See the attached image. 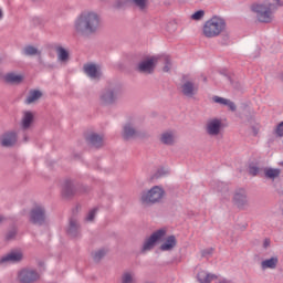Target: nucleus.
Masks as SVG:
<instances>
[{
    "label": "nucleus",
    "mask_w": 283,
    "mask_h": 283,
    "mask_svg": "<svg viewBox=\"0 0 283 283\" xmlns=\"http://www.w3.org/2000/svg\"><path fill=\"white\" fill-rule=\"evenodd\" d=\"M73 30L77 36H90L101 30V15L96 11H83L74 22Z\"/></svg>",
    "instance_id": "nucleus-1"
},
{
    "label": "nucleus",
    "mask_w": 283,
    "mask_h": 283,
    "mask_svg": "<svg viewBox=\"0 0 283 283\" xmlns=\"http://www.w3.org/2000/svg\"><path fill=\"white\" fill-rule=\"evenodd\" d=\"M282 0H263L251 6L252 12L255 14L259 23H273L275 12L282 8Z\"/></svg>",
    "instance_id": "nucleus-2"
},
{
    "label": "nucleus",
    "mask_w": 283,
    "mask_h": 283,
    "mask_svg": "<svg viewBox=\"0 0 283 283\" xmlns=\"http://www.w3.org/2000/svg\"><path fill=\"white\" fill-rule=\"evenodd\" d=\"M227 30V21L220 15H213L202 25V34L206 39H216Z\"/></svg>",
    "instance_id": "nucleus-3"
},
{
    "label": "nucleus",
    "mask_w": 283,
    "mask_h": 283,
    "mask_svg": "<svg viewBox=\"0 0 283 283\" xmlns=\"http://www.w3.org/2000/svg\"><path fill=\"white\" fill-rule=\"evenodd\" d=\"M120 87L118 86H107L99 93V103L104 106L115 105L117 103L118 98H120Z\"/></svg>",
    "instance_id": "nucleus-4"
},
{
    "label": "nucleus",
    "mask_w": 283,
    "mask_h": 283,
    "mask_svg": "<svg viewBox=\"0 0 283 283\" xmlns=\"http://www.w3.org/2000/svg\"><path fill=\"white\" fill-rule=\"evenodd\" d=\"M163 198H165V189L160 186H155L148 191L142 192L140 200L143 205H156V202H160Z\"/></svg>",
    "instance_id": "nucleus-5"
},
{
    "label": "nucleus",
    "mask_w": 283,
    "mask_h": 283,
    "mask_svg": "<svg viewBox=\"0 0 283 283\" xmlns=\"http://www.w3.org/2000/svg\"><path fill=\"white\" fill-rule=\"evenodd\" d=\"M167 237V229L161 228L155 231L148 239L144 241L142 247V253H147V251H151L154 247H156V242H163Z\"/></svg>",
    "instance_id": "nucleus-6"
},
{
    "label": "nucleus",
    "mask_w": 283,
    "mask_h": 283,
    "mask_svg": "<svg viewBox=\"0 0 283 283\" xmlns=\"http://www.w3.org/2000/svg\"><path fill=\"white\" fill-rule=\"evenodd\" d=\"M159 57L151 56L138 63L137 70L142 72V74H153L154 70H156V65H158Z\"/></svg>",
    "instance_id": "nucleus-7"
},
{
    "label": "nucleus",
    "mask_w": 283,
    "mask_h": 283,
    "mask_svg": "<svg viewBox=\"0 0 283 283\" xmlns=\"http://www.w3.org/2000/svg\"><path fill=\"white\" fill-rule=\"evenodd\" d=\"M206 133L208 136H220L222 132V119L220 118H210L206 123Z\"/></svg>",
    "instance_id": "nucleus-8"
},
{
    "label": "nucleus",
    "mask_w": 283,
    "mask_h": 283,
    "mask_svg": "<svg viewBox=\"0 0 283 283\" xmlns=\"http://www.w3.org/2000/svg\"><path fill=\"white\" fill-rule=\"evenodd\" d=\"M232 202L238 207V209H244L249 205V196L247 195V190L243 188H239L234 191L232 197Z\"/></svg>",
    "instance_id": "nucleus-9"
},
{
    "label": "nucleus",
    "mask_w": 283,
    "mask_h": 283,
    "mask_svg": "<svg viewBox=\"0 0 283 283\" xmlns=\"http://www.w3.org/2000/svg\"><path fill=\"white\" fill-rule=\"evenodd\" d=\"M39 272L33 269H23L18 273V280L21 283H32L39 280Z\"/></svg>",
    "instance_id": "nucleus-10"
},
{
    "label": "nucleus",
    "mask_w": 283,
    "mask_h": 283,
    "mask_svg": "<svg viewBox=\"0 0 283 283\" xmlns=\"http://www.w3.org/2000/svg\"><path fill=\"white\" fill-rule=\"evenodd\" d=\"M35 114L32 111H24L20 120V128L22 132H30L34 125Z\"/></svg>",
    "instance_id": "nucleus-11"
},
{
    "label": "nucleus",
    "mask_w": 283,
    "mask_h": 283,
    "mask_svg": "<svg viewBox=\"0 0 283 283\" xmlns=\"http://www.w3.org/2000/svg\"><path fill=\"white\" fill-rule=\"evenodd\" d=\"M277 264H280V258L274 254L269 258H263L260 262V269L261 271H275Z\"/></svg>",
    "instance_id": "nucleus-12"
},
{
    "label": "nucleus",
    "mask_w": 283,
    "mask_h": 283,
    "mask_svg": "<svg viewBox=\"0 0 283 283\" xmlns=\"http://www.w3.org/2000/svg\"><path fill=\"white\" fill-rule=\"evenodd\" d=\"M30 220L33 224H43L45 222V209L41 206L32 209Z\"/></svg>",
    "instance_id": "nucleus-13"
},
{
    "label": "nucleus",
    "mask_w": 283,
    "mask_h": 283,
    "mask_svg": "<svg viewBox=\"0 0 283 283\" xmlns=\"http://www.w3.org/2000/svg\"><path fill=\"white\" fill-rule=\"evenodd\" d=\"M84 72L88 78L92 81H98L101 76H103V72H101V66L96 64H85Z\"/></svg>",
    "instance_id": "nucleus-14"
},
{
    "label": "nucleus",
    "mask_w": 283,
    "mask_h": 283,
    "mask_svg": "<svg viewBox=\"0 0 283 283\" xmlns=\"http://www.w3.org/2000/svg\"><path fill=\"white\" fill-rule=\"evenodd\" d=\"M21 260H23V253L19 251H12L0 258V264H17V262H21Z\"/></svg>",
    "instance_id": "nucleus-15"
},
{
    "label": "nucleus",
    "mask_w": 283,
    "mask_h": 283,
    "mask_svg": "<svg viewBox=\"0 0 283 283\" xmlns=\"http://www.w3.org/2000/svg\"><path fill=\"white\" fill-rule=\"evenodd\" d=\"M122 136L125 140L136 138L138 136V130H136V123L127 122L123 127Z\"/></svg>",
    "instance_id": "nucleus-16"
},
{
    "label": "nucleus",
    "mask_w": 283,
    "mask_h": 283,
    "mask_svg": "<svg viewBox=\"0 0 283 283\" xmlns=\"http://www.w3.org/2000/svg\"><path fill=\"white\" fill-rule=\"evenodd\" d=\"M181 94L187 96V98H193L198 94V85L193 84L191 81H187L181 85Z\"/></svg>",
    "instance_id": "nucleus-17"
},
{
    "label": "nucleus",
    "mask_w": 283,
    "mask_h": 283,
    "mask_svg": "<svg viewBox=\"0 0 283 283\" xmlns=\"http://www.w3.org/2000/svg\"><path fill=\"white\" fill-rule=\"evenodd\" d=\"M176 130H166L160 134L159 140L163 145L171 147V145H176Z\"/></svg>",
    "instance_id": "nucleus-18"
},
{
    "label": "nucleus",
    "mask_w": 283,
    "mask_h": 283,
    "mask_svg": "<svg viewBox=\"0 0 283 283\" xmlns=\"http://www.w3.org/2000/svg\"><path fill=\"white\" fill-rule=\"evenodd\" d=\"M212 102L217 103V105H222L223 107H229L231 112H235L237 106L231 99L220 97L218 95L212 96Z\"/></svg>",
    "instance_id": "nucleus-19"
},
{
    "label": "nucleus",
    "mask_w": 283,
    "mask_h": 283,
    "mask_svg": "<svg viewBox=\"0 0 283 283\" xmlns=\"http://www.w3.org/2000/svg\"><path fill=\"white\" fill-rule=\"evenodd\" d=\"M17 143V133L8 132L4 133L1 137L2 147H12Z\"/></svg>",
    "instance_id": "nucleus-20"
},
{
    "label": "nucleus",
    "mask_w": 283,
    "mask_h": 283,
    "mask_svg": "<svg viewBox=\"0 0 283 283\" xmlns=\"http://www.w3.org/2000/svg\"><path fill=\"white\" fill-rule=\"evenodd\" d=\"M176 244H178L176 237L169 235L167 239L163 241L159 249L160 251H174V249H176Z\"/></svg>",
    "instance_id": "nucleus-21"
},
{
    "label": "nucleus",
    "mask_w": 283,
    "mask_h": 283,
    "mask_svg": "<svg viewBox=\"0 0 283 283\" xmlns=\"http://www.w3.org/2000/svg\"><path fill=\"white\" fill-rule=\"evenodd\" d=\"M217 277L218 275L209 273L205 270L199 271L197 274V280L199 283H212Z\"/></svg>",
    "instance_id": "nucleus-22"
},
{
    "label": "nucleus",
    "mask_w": 283,
    "mask_h": 283,
    "mask_svg": "<svg viewBox=\"0 0 283 283\" xmlns=\"http://www.w3.org/2000/svg\"><path fill=\"white\" fill-rule=\"evenodd\" d=\"M55 52L57 54V61H60V63H67V61H70V51H67V49L61 45H56Z\"/></svg>",
    "instance_id": "nucleus-23"
},
{
    "label": "nucleus",
    "mask_w": 283,
    "mask_h": 283,
    "mask_svg": "<svg viewBox=\"0 0 283 283\" xmlns=\"http://www.w3.org/2000/svg\"><path fill=\"white\" fill-rule=\"evenodd\" d=\"M74 184L72 182V180H65L62 184V196L64 198H70L71 196H74Z\"/></svg>",
    "instance_id": "nucleus-24"
},
{
    "label": "nucleus",
    "mask_w": 283,
    "mask_h": 283,
    "mask_svg": "<svg viewBox=\"0 0 283 283\" xmlns=\"http://www.w3.org/2000/svg\"><path fill=\"white\" fill-rule=\"evenodd\" d=\"M120 282L122 283H138V277L136 276V272H134V271H125L122 274Z\"/></svg>",
    "instance_id": "nucleus-25"
},
{
    "label": "nucleus",
    "mask_w": 283,
    "mask_h": 283,
    "mask_svg": "<svg viewBox=\"0 0 283 283\" xmlns=\"http://www.w3.org/2000/svg\"><path fill=\"white\" fill-rule=\"evenodd\" d=\"M78 221H76V219H71L70 220V224H69V229H67V234L71 238H78Z\"/></svg>",
    "instance_id": "nucleus-26"
},
{
    "label": "nucleus",
    "mask_w": 283,
    "mask_h": 283,
    "mask_svg": "<svg viewBox=\"0 0 283 283\" xmlns=\"http://www.w3.org/2000/svg\"><path fill=\"white\" fill-rule=\"evenodd\" d=\"M87 140L93 147H103V136L98 134H91Z\"/></svg>",
    "instance_id": "nucleus-27"
},
{
    "label": "nucleus",
    "mask_w": 283,
    "mask_h": 283,
    "mask_svg": "<svg viewBox=\"0 0 283 283\" xmlns=\"http://www.w3.org/2000/svg\"><path fill=\"white\" fill-rule=\"evenodd\" d=\"M4 80L7 81V83L19 84L21 83V81H23V75L17 73H8L4 76Z\"/></svg>",
    "instance_id": "nucleus-28"
},
{
    "label": "nucleus",
    "mask_w": 283,
    "mask_h": 283,
    "mask_svg": "<svg viewBox=\"0 0 283 283\" xmlns=\"http://www.w3.org/2000/svg\"><path fill=\"white\" fill-rule=\"evenodd\" d=\"M265 178H270V180H275V178L280 177L282 170L280 168H265L264 169Z\"/></svg>",
    "instance_id": "nucleus-29"
},
{
    "label": "nucleus",
    "mask_w": 283,
    "mask_h": 283,
    "mask_svg": "<svg viewBox=\"0 0 283 283\" xmlns=\"http://www.w3.org/2000/svg\"><path fill=\"white\" fill-rule=\"evenodd\" d=\"M23 54L25 56H41V51L33 45H28L23 49Z\"/></svg>",
    "instance_id": "nucleus-30"
},
{
    "label": "nucleus",
    "mask_w": 283,
    "mask_h": 283,
    "mask_svg": "<svg viewBox=\"0 0 283 283\" xmlns=\"http://www.w3.org/2000/svg\"><path fill=\"white\" fill-rule=\"evenodd\" d=\"M43 94L41 91H31L25 99L27 105H32L35 101H39Z\"/></svg>",
    "instance_id": "nucleus-31"
},
{
    "label": "nucleus",
    "mask_w": 283,
    "mask_h": 283,
    "mask_svg": "<svg viewBox=\"0 0 283 283\" xmlns=\"http://www.w3.org/2000/svg\"><path fill=\"white\" fill-rule=\"evenodd\" d=\"M158 63L160 61L164 63L163 72H170L171 71V57L169 55L158 56Z\"/></svg>",
    "instance_id": "nucleus-32"
},
{
    "label": "nucleus",
    "mask_w": 283,
    "mask_h": 283,
    "mask_svg": "<svg viewBox=\"0 0 283 283\" xmlns=\"http://www.w3.org/2000/svg\"><path fill=\"white\" fill-rule=\"evenodd\" d=\"M132 3L139 10H146L147 6H149V0H132Z\"/></svg>",
    "instance_id": "nucleus-33"
},
{
    "label": "nucleus",
    "mask_w": 283,
    "mask_h": 283,
    "mask_svg": "<svg viewBox=\"0 0 283 283\" xmlns=\"http://www.w3.org/2000/svg\"><path fill=\"white\" fill-rule=\"evenodd\" d=\"M190 19L192 21H202L205 19V10H199L191 14Z\"/></svg>",
    "instance_id": "nucleus-34"
},
{
    "label": "nucleus",
    "mask_w": 283,
    "mask_h": 283,
    "mask_svg": "<svg viewBox=\"0 0 283 283\" xmlns=\"http://www.w3.org/2000/svg\"><path fill=\"white\" fill-rule=\"evenodd\" d=\"M217 190L221 191V193H224L226 198L229 196V186L227 184L220 181L217 186Z\"/></svg>",
    "instance_id": "nucleus-35"
},
{
    "label": "nucleus",
    "mask_w": 283,
    "mask_h": 283,
    "mask_svg": "<svg viewBox=\"0 0 283 283\" xmlns=\"http://www.w3.org/2000/svg\"><path fill=\"white\" fill-rule=\"evenodd\" d=\"M106 254H107V251L98 250L93 253V259L95 260V262H98V261L103 260V258H105Z\"/></svg>",
    "instance_id": "nucleus-36"
},
{
    "label": "nucleus",
    "mask_w": 283,
    "mask_h": 283,
    "mask_svg": "<svg viewBox=\"0 0 283 283\" xmlns=\"http://www.w3.org/2000/svg\"><path fill=\"white\" fill-rule=\"evenodd\" d=\"M96 211H98L96 208H94V209H92L88 213H87V216H86V218H85V220H86V222H92L93 220H94V218H96Z\"/></svg>",
    "instance_id": "nucleus-37"
},
{
    "label": "nucleus",
    "mask_w": 283,
    "mask_h": 283,
    "mask_svg": "<svg viewBox=\"0 0 283 283\" xmlns=\"http://www.w3.org/2000/svg\"><path fill=\"white\" fill-rule=\"evenodd\" d=\"M249 174H251V176H258L260 174V168L255 165H252L249 167Z\"/></svg>",
    "instance_id": "nucleus-38"
},
{
    "label": "nucleus",
    "mask_w": 283,
    "mask_h": 283,
    "mask_svg": "<svg viewBox=\"0 0 283 283\" xmlns=\"http://www.w3.org/2000/svg\"><path fill=\"white\" fill-rule=\"evenodd\" d=\"M17 238V229H12L7 233L6 240H14Z\"/></svg>",
    "instance_id": "nucleus-39"
},
{
    "label": "nucleus",
    "mask_w": 283,
    "mask_h": 283,
    "mask_svg": "<svg viewBox=\"0 0 283 283\" xmlns=\"http://www.w3.org/2000/svg\"><path fill=\"white\" fill-rule=\"evenodd\" d=\"M275 134H276L277 136H280V138L283 137V122H281V123L276 126Z\"/></svg>",
    "instance_id": "nucleus-40"
},
{
    "label": "nucleus",
    "mask_w": 283,
    "mask_h": 283,
    "mask_svg": "<svg viewBox=\"0 0 283 283\" xmlns=\"http://www.w3.org/2000/svg\"><path fill=\"white\" fill-rule=\"evenodd\" d=\"M263 251H266V249H271V239H264L262 243Z\"/></svg>",
    "instance_id": "nucleus-41"
},
{
    "label": "nucleus",
    "mask_w": 283,
    "mask_h": 283,
    "mask_svg": "<svg viewBox=\"0 0 283 283\" xmlns=\"http://www.w3.org/2000/svg\"><path fill=\"white\" fill-rule=\"evenodd\" d=\"M252 134H253V136H258V134H260V127L253 126L252 127Z\"/></svg>",
    "instance_id": "nucleus-42"
},
{
    "label": "nucleus",
    "mask_w": 283,
    "mask_h": 283,
    "mask_svg": "<svg viewBox=\"0 0 283 283\" xmlns=\"http://www.w3.org/2000/svg\"><path fill=\"white\" fill-rule=\"evenodd\" d=\"M210 253H213V249L205 250L202 255H210Z\"/></svg>",
    "instance_id": "nucleus-43"
},
{
    "label": "nucleus",
    "mask_w": 283,
    "mask_h": 283,
    "mask_svg": "<svg viewBox=\"0 0 283 283\" xmlns=\"http://www.w3.org/2000/svg\"><path fill=\"white\" fill-rule=\"evenodd\" d=\"M3 19V11L0 9V21Z\"/></svg>",
    "instance_id": "nucleus-44"
},
{
    "label": "nucleus",
    "mask_w": 283,
    "mask_h": 283,
    "mask_svg": "<svg viewBox=\"0 0 283 283\" xmlns=\"http://www.w3.org/2000/svg\"><path fill=\"white\" fill-rule=\"evenodd\" d=\"M24 143H28V136H24Z\"/></svg>",
    "instance_id": "nucleus-45"
},
{
    "label": "nucleus",
    "mask_w": 283,
    "mask_h": 283,
    "mask_svg": "<svg viewBox=\"0 0 283 283\" xmlns=\"http://www.w3.org/2000/svg\"><path fill=\"white\" fill-rule=\"evenodd\" d=\"M203 83H207V77H203Z\"/></svg>",
    "instance_id": "nucleus-46"
},
{
    "label": "nucleus",
    "mask_w": 283,
    "mask_h": 283,
    "mask_svg": "<svg viewBox=\"0 0 283 283\" xmlns=\"http://www.w3.org/2000/svg\"><path fill=\"white\" fill-rule=\"evenodd\" d=\"M0 222H3V218L2 217H0Z\"/></svg>",
    "instance_id": "nucleus-47"
},
{
    "label": "nucleus",
    "mask_w": 283,
    "mask_h": 283,
    "mask_svg": "<svg viewBox=\"0 0 283 283\" xmlns=\"http://www.w3.org/2000/svg\"><path fill=\"white\" fill-rule=\"evenodd\" d=\"M117 8H120V4L117 3Z\"/></svg>",
    "instance_id": "nucleus-48"
},
{
    "label": "nucleus",
    "mask_w": 283,
    "mask_h": 283,
    "mask_svg": "<svg viewBox=\"0 0 283 283\" xmlns=\"http://www.w3.org/2000/svg\"><path fill=\"white\" fill-rule=\"evenodd\" d=\"M0 63H1V59H0Z\"/></svg>",
    "instance_id": "nucleus-49"
}]
</instances>
